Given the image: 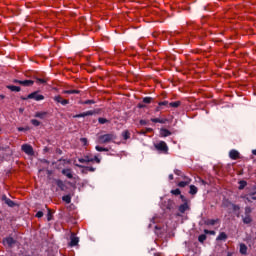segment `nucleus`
Returning a JSON list of instances; mask_svg holds the SVG:
<instances>
[{
    "label": "nucleus",
    "instance_id": "16",
    "mask_svg": "<svg viewBox=\"0 0 256 256\" xmlns=\"http://www.w3.org/2000/svg\"><path fill=\"white\" fill-rule=\"evenodd\" d=\"M178 211L180 213H185V211H189V204L188 202H184L183 204H181L179 207H178Z\"/></svg>",
    "mask_w": 256,
    "mask_h": 256
},
{
    "label": "nucleus",
    "instance_id": "29",
    "mask_svg": "<svg viewBox=\"0 0 256 256\" xmlns=\"http://www.w3.org/2000/svg\"><path fill=\"white\" fill-rule=\"evenodd\" d=\"M86 117H91L92 115H97V113H99V110H89L84 112Z\"/></svg>",
    "mask_w": 256,
    "mask_h": 256
},
{
    "label": "nucleus",
    "instance_id": "3",
    "mask_svg": "<svg viewBox=\"0 0 256 256\" xmlns=\"http://www.w3.org/2000/svg\"><path fill=\"white\" fill-rule=\"evenodd\" d=\"M22 101H27V99H34V101H43L45 99V96L39 94V92L35 91L30 93L27 97L21 96L20 98Z\"/></svg>",
    "mask_w": 256,
    "mask_h": 256
},
{
    "label": "nucleus",
    "instance_id": "10",
    "mask_svg": "<svg viewBox=\"0 0 256 256\" xmlns=\"http://www.w3.org/2000/svg\"><path fill=\"white\" fill-rule=\"evenodd\" d=\"M22 151L26 153V155H34L35 152L33 151V146L29 144L22 145Z\"/></svg>",
    "mask_w": 256,
    "mask_h": 256
},
{
    "label": "nucleus",
    "instance_id": "62",
    "mask_svg": "<svg viewBox=\"0 0 256 256\" xmlns=\"http://www.w3.org/2000/svg\"><path fill=\"white\" fill-rule=\"evenodd\" d=\"M59 161H65V159L61 158Z\"/></svg>",
    "mask_w": 256,
    "mask_h": 256
},
{
    "label": "nucleus",
    "instance_id": "58",
    "mask_svg": "<svg viewBox=\"0 0 256 256\" xmlns=\"http://www.w3.org/2000/svg\"><path fill=\"white\" fill-rule=\"evenodd\" d=\"M201 183H202V185L206 184L205 180H201Z\"/></svg>",
    "mask_w": 256,
    "mask_h": 256
},
{
    "label": "nucleus",
    "instance_id": "56",
    "mask_svg": "<svg viewBox=\"0 0 256 256\" xmlns=\"http://www.w3.org/2000/svg\"><path fill=\"white\" fill-rule=\"evenodd\" d=\"M0 99H5V95L0 94Z\"/></svg>",
    "mask_w": 256,
    "mask_h": 256
},
{
    "label": "nucleus",
    "instance_id": "34",
    "mask_svg": "<svg viewBox=\"0 0 256 256\" xmlns=\"http://www.w3.org/2000/svg\"><path fill=\"white\" fill-rule=\"evenodd\" d=\"M36 83H38V85H45V83H47V81L43 78H38L36 77Z\"/></svg>",
    "mask_w": 256,
    "mask_h": 256
},
{
    "label": "nucleus",
    "instance_id": "23",
    "mask_svg": "<svg viewBox=\"0 0 256 256\" xmlns=\"http://www.w3.org/2000/svg\"><path fill=\"white\" fill-rule=\"evenodd\" d=\"M199 189L195 185H190L189 194L190 195H197Z\"/></svg>",
    "mask_w": 256,
    "mask_h": 256
},
{
    "label": "nucleus",
    "instance_id": "32",
    "mask_svg": "<svg viewBox=\"0 0 256 256\" xmlns=\"http://www.w3.org/2000/svg\"><path fill=\"white\" fill-rule=\"evenodd\" d=\"M153 101V97H144L142 103L149 105Z\"/></svg>",
    "mask_w": 256,
    "mask_h": 256
},
{
    "label": "nucleus",
    "instance_id": "61",
    "mask_svg": "<svg viewBox=\"0 0 256 256\" xmlns=\"http://www.w3.org/2000/svg\"><path fill=\"white\" fill-rule=\"evenodd\" d=\"M204 233H210V231L209 230H204Z\"/></svg>",
    "mask_w": 256,
    "mask_h": 256
},
{
    "label": "nucleus",
    "instance_id": "52",
    "mask_svg": "<svg viewBox=\"0 0 256 256\" xmlns=\"http://www.w3.org/2000/svg\"><path fill=\"white\" fill-rule=\"evenodd\" d=\"M140 125H147V120H140Z\"/></svg>",
    "mask_w": 256,
    "mask_h": 256
},
{
    "label": "nucleus",
    "instance_id": "38",
    "mask_svg": "<svg viewBox=\"0 0 256 256\" xmlns=\"http://www.w3.org/2000/svg\"><path fill=\"white\" fill-rule=\"evenodd\" d=\"M31 123L34 127H39V125H41V122L37 119H32Z\"/></svg>",
    "mask_w": 256,
    "mask_h": 256
},
{
    "label": "nucleus",
    "instance_id": "26",
    "mask_svg": "<svg viewBox=\"0 0 256 256\" xmlns=\"http://www.w3.org/2000/svg\"><path fill=\"white\" fill-rule=\"evenodd\" d=\"M152 123H161L165 124L167 123V119H160V118H151Z\"/></svg>",
    "mask_w": 256,
    "mask_h": 256
},
{
    "label": "nucleus",
    "instance_id": "59",
    "mask_svg": "<svg viewBox=\"0 0 256 256\" xmlns=\"http://www.w3.org/2000/svg\"><path fill=\"white\" fill-rule=\"evenodd\" d=\"M209 233H210L211 235H213V234H215V231H210Z\"/></svg>",
    "mask_w": 256,
    "mask_h": 256
},
{
    "label": "nucleus",
    "instance_id": "21",
    "mask_svg": "<svg viewBox=\"0 0 256 256\" xmlns=\"http://www.w3.org/2000/svg\"><path fill=\"white\" fill-rule=\"evenodd\" d=\"M216 241H227V234L225 232H221L217 236Z\"/></svg>",
    "mask_w": 256,
    "mask_h": 256
},
{
    "label": "nucleus",
    "instance_id": "48",
    "mask_svg": "<svg viewBox=\"0 0 256 256\" xmlns=\"http://www.w3.org/2000/svg\"><path fill=\"white\" fill-rule=\"evenodd\" d=\"M137 107H138V109H145V107H147V106L145 104H143V103H139L137 105Z\"/></svg>",
    "mask_w": 256,
    "mask_h": 256
},
{
    "label": "nucleus",
    "instance_id": "41",
    "mask_svg": "<svg viewBox=\"0 0 256 256\" xmlns=\"http://www.w3.org/2000/svg\"><path fill=\"white\" fill-rule=\"evenodd\" d=\"M82 105H95V100H86L82 102Z\"/></svg>",
    "mask_w": 256,
    "mask_h": 256
},
{
    "label": "nucleus",
    "instance_id": "51",
    "mask_svg": "<svg viewBox=\"0 0 256 256\" xmlns=\"http://www.w3.org/2000/svg\"><path fill=\"white\" fill-rule=\"evenodd\" d=\"M95 149L96 151L103 152V147L101 146H96Z\"/></svg>",
    "mask_w": 256,
    "mask_h": 256
},
{
    "label": "nucleus",
    "instance_id": "42",
    "mask_svg": "<svg viewBox=\"0 0 256 256\" xmlns=\"http://www.w3.org/2000/svg\"><path fill=\"white\" fill-rule=\"evenodd\" d=\"M52 220H53V213H51V209H48L47 221H52Z\"/></svg>",
    "mask_w": 256,
    "mask_h": 256
},
{
    "label": "nucleus",
    "instance_id": "6",
    "mask_svg": "<svg viewBox=\"0 0 256 256\" xmlns=\"http://www.w3.org/2000/svg\"><path fill=\"white\" fill-rule=\"evenodd\" d=\"M12 83H15L16 85H22L23 87H32V85H34L35 81L14 79V80H12Z\"/></svg>",
    "mask_w": 256,
    "mask_h": 256
},
{
    "label": "nucleus",
    "instance_id": "44",
    "mask_svg": "<svg viewBox=\"0 0 256 256\" xmlns=\"http://www.w3.org/2000/svg\"><path fill=\"white\" fill-rule=\"evenodd\" d=\"M158 105H160V107H167V105H169V101L165 100V101L159 102Z\"/></svg>",
    "mask_w": 256,
    "mask_h": 256
},
{
    "label": "nucleus",
    "instance_id": "45",
    "mask_svg": "<svg viewBox=\"0 0 256 256\" xmlns=\"http://www.w3.org/2000/svg\"><path fill=\"white\" fill-rule=\"evenodd\" d=\"M81 117H86L85 112L80 113V114H76V115L73 116L74 119H79V118H81Z\"/></svg>",
    "mask_w": 256,
    "mask_h": 256
},
{
    "label": "nucleus",
    "instance_id": "64",
    "mask_svg": "<svg viewBox=\"0 0 256 256\" xmlns=\"http://www.w3.org/2000/svg\"><path fill=\"white\" fill-rule=\"evenodd\" d=\"M154 256H161V255H159V254H154Z\"/></svg>",
    "mask_w": 256,
    "mask_h": 256
},
{
    "label": "nucleus",
    "instance_id": "22",
    "mask_svg": "<svg viewBox=\"0 0 256 256\" xmlns=\"http://www.w3.org/2000/svg\"><path fill=\"white\" fill-rule=\"evenodd\" d=\"M63 93L65 95H79V93H81V91H79V90H64Z\"/></svg>",
    "mask_w": 256,
    "mask_h": 256
},
{
    "label": "nucleus",
    "instance_id": "47",
    "mask_svg": "<svg viewBox=\"0 0 256 256\" xmlns=\"http://www.w3.org/2000/svg\"><path fill=\"white\" fill-rule=\"evenodd\" d=\"M44 213L43 211H38L35 215V217H37L38 219H41V217H43Z\"/></svg>",
    "mask_w": 256,
    "mask_h": 256
},
{
    "label": "nucleus",
    "instance_id": "25",
    "mask_svg": "<svg viewBox=\"0 0 256 256\" xmlns=\"http://www.w3.org/2000/svg\"><path fill=\"white\" fill-rule=\"evenodd\" d=\"M240 253L241 255H247V245L243 243L240 244Z\"/></svg>",
    "mask_w": 256,
    "mask_h": 256
},
{
    "label": "nucleus",
    "instance_id": "37",
    "mask_svg": "<svg viewBox=\"0 0 256 256\" xmlns=\"http://www.w3.org/2000/svg\"><path fill=\"white\" fill-rule=\"evenodd\" d=\"M98 123H100V125H105V123H109V120L100 117L98 118Z\"/></svg>",
    "mask_w": 256,
    "mask_h": 256
},
{
    "label": "nucleus",
    "instance_id": "5",
    "mask_svg": "<svg viewBox=\"0 0 256 256\" xmlns=\"http://www.w3.org/2000/svg\"><path fill=\"white\" fill-rule=\"evenodd\" d=\"M241 199H245L247 203H253V201H256V187H254L250 193L242 195Z\"/></svg>",
    "mask_w": 256,
    "mask_h": 256
},
{
    "label": "nucleus",
    "instance_id": "43",
    "mask_svg": "<svg viewBox=\"0 0 256 256\" xmlns=\"http://www.w3.org/2000/svg\"><path fill=\"white\" fill-rule=\"evenodd\" d=\"M80 141H81V143H83V145L85 147H87V145H89V141L87 140V138H80Z\"/></svg>",
    "mask_w": 256,
    "mask_h": 256
},
{
    "label": "nucleus",
    "instance_id": "7",
    "mask_svg": "<svg viewBox=\"0 0 256 256\" xmlns=\"http://www.w3.org/2000/svg\"><path fill=\"white\" fill-rule=\"evenodd\" d=\"M76 167H79V169H83L82 170V173H95L96 171V168L93 167V166H83V165H80V164H76Z\"/></svg>",
    "mask_w": 256,
    "mask_h": 256
},
{
    "label": "nucleus",
    "instance_id": "2",
    "mask_svg": "<svg viewBox=\"0 0 256 256\" xmlns=\"http://www.w3.org/2000/svg\"><path fill=\"white\" fill-rule=\"evenodd\" d=\"M154 147L156 151H159V153H164V155H167L169 153V146H167V143L165 141H160L154 144Z\"/></svg>",
    "mask_w": 256,
    "mask_h": 256
},
{
    "label": "nucleus",
    "instance_id": "30",
    "mask_svg": "<svg viewBox=\"0 0 256 256\" xmlns=\"http://www.w3.org/2000/svg\"><path fill=\"white\" fill-rule=\"evenodd\" d=\"M169 107H173L174 109H177V107H181V101L170 102Z\"/></svg>",
    "mask_w": 256,
    "mask_h": 256
},
{
    "label": "nucleus",
    "instance_id": "49",
    "mask_svg": "<svg viewBox=\"0 0 256 256\" xmlns=\"http://www.w3.org/2000/svg\"><path fill=\"white\" fill-rule=\"evenodd\" d=\"M180 199H181V201L183 202V203H187V199H186V197L185 196H183V195H181L180 194Z\"/></svg>",
    "mask_w": 256,
    "mask_h": 256
},
{
    "label": "nucleus",
    "instance_id": "60",
    "mask_svg": "<svg viewBox=\"0 0 256 256\" xmlns=\"http://www.w3.org/2000/svg\"><path fill=\"white\" fill-rule=\"evenodd\" d=\"M58 153H59V155H61V153H63V151H61V150H58Z\"/></svg>",
    "mask_w": 256,
    "mask_h": 256
},
{
    "label": "nucleus",
    "instance_id": "57",
    "mask_svg": "<svg viewBox=\"0 0 256 256\" xmlns=\"http://www.w3.org/2000/svg\"><path fill=\"white\" fill-rule=\"evenodd\" d=\"M252 155H256V149L252 150Z\"/></svg>",
    "mask_w": 256,
    "mask_h": 256
},
{
    "label": "nucleus",
    "instance_id": "31",
    "mask_svg": "<svg viewBox=\"0 0 256 256\" xmlns=\"http://www.w3.org/2000/svg\"><path fill=\"white\" fill-rule=\"evenodd\" d=\"M62 201H64V203H67V204L71 203V195H64L62 197Z\"/></svg>",
    "mask_w": 256,
    "mask_h": 256
},
{
    "label": "nucleus",
    "instance_id": "28",
    "mask_svg": "<svg viewBox=\"0 0 256 256\" xmlns=\"http://www.w3.org/2000/svg\"><path fill=\"white\" fill-rule=\"evenodd\" d=\"M122 137L125 141H127V139H131V133L129 132V130H125L122 132Z\"/></svg>",
    "mask_w": 256,
    "mask_h": 256
},
{
    "label": "nucleus",
    "instance_id": "27",
    "mask_svg": "<svg viewBox=\"0 0 256 256\" xmlns=\"http://www.w3.org/2000/svg\"><path fill=\"white\" fill-rule=\"evenodd\" d=\"M247 187V181H245V180H240L239 181V187H238V189L240 190V191H243V189H245Z\"/></svg>",
    "mask_w": 256,
    "mask_h": 256
},
{
    "label": "nucleus",
    "instance_id": "55",
    "mask_svg": "<svg viewBox=\"0 0 256 256\" xmlns=\"http://www.w3.org/2000/svg\"><path fill=\"white\" fill-rule=\"evenodd\" d=\"M103 151H104V152H109V148H104V147H103Z\"/></svg>",
    "mask_w": 256,
    "mask_h": 256
},
{
    "label": "nucleus",
    "instance_id": "12",
    "mask_svg": "<svg viewBox=\"0 0 256 256\" xmlns=\"http://www.w3.org/2000/svg\"><path fill=\"white\" fill-rule=\"evenodd\" d=\"M61 173L67 177V179H73V170L71 168H64Z\"/></svg>",
    "mask_w": 256,
    "mask_h": 256
},
{
    "label": "nucleus",
    "instance_id": "11",
    "mask_svg": "<svg viewBox=\"0 0 256 256\" xmlns=\"http://www.w3.org/2000/svg\"><path fill=\"white\" fill-rule=\"evenodd\" d=\"M54 183H56V185L60 189V191H67V185H65V182H63V180L54 179Z\"/></svg>",
    "mask_w": 256,
    "mask_h": 256
},
{
    "label": "nucleus",
    "instance_id": "4",
    "mask_svg": "<svg viewBox=\"0 0 256 256\" xmlns=\"http://www.w3.org/2000/svg\"><path fill=\"white\" fill-rule=\"evenodd\" d=\"M79 163H101V159L97 156H89V155H85L84 158H79L78 159Z\"/></svg>",
    "mask_w": 256,
    "mask_h": 256
},
{
    "label": "nucleus",
    "instance_id": "18",
    "mask_svg": "<svg viewBox=\"0 0 256 256\" xmlns=\"http://www.w3.org/2000/svg\"><path fill=\"white\" fill-rule=\"evenodd\" d=\"M6 89H9V91H12V93H19L21 91V88L15 85H7Z\"/></svg>",
    "mask_w": 256,
    "mask_h": 256
},
{
    "label": "nucleus",
    "instance_id": "33",
    "mask_svg": "<svg viewBox=\"0 0 256 256\" xmlns=\"http://www.w3.org/2000/svg\"><path fill=\"white\" fill-rule=\"evenodd\" d=\"M206 240H207V235H205V234L199 235V237H198L199 243H205Z\"/></svg>",
    "mask_w": 256,
    "mask_h": 256
},
{
    "label": "nucleus",
    "instance_id": "40",
    "mask_svg": "<svg viewBox=\"0 0 256 256\" xmlns=\"http://www.w3.org/2000/svg\"><path fill=\"white\" fill-rule=\"evenodd\" d=\"M253 209L251 207L247 206L245 207V215L251 216Z\"/></svg>",
    "mask_w": 256,
    "mask_h": 256
},
{
    "label": "nucleus",
    "instance_id": "50",
    "mask_svg": "<svg viewBox=\"0 0 256 256\" xmlns=\"http://www.w3.org/2000/svg\"><path fill=\"white\" fill-rule=\"evenodd\" d=\"M161 109H163V106L158 105V106L156 107V109H155V112H156V113H159V111H161Z\"/></svg>",
    "mask_w": 256,
    "mask_h": 256
},
{
    "label": "nucleus",
    "instance_id": "1",
    "mask_svg": "<svg viewBox=\"0 0 256 256\" xmlns=\"http://www.w3.org/2000/svg\"><path fill=\"white\" fill-rule=\"evenodd\" d=\"M117 136L113 133L103 134L98 137V140L102 144L111 143V141H115Z\"/></svg>",
    "mask_w": 256,
    "mask_h": 256
},
{
    "label": "nucleus",
    "instance_id": "8",
    "mask_svg": "<svg viewBox=\"0 0 256 256\" xmlns=\"http://www.w3.org/2000/svg\"><path fill=\"white\" fill-rule=\"evenodd\" d=\"M77 245H79V237H76L75 233L72 232L71 236H70L69 246L70 247H77Z\"/></svg>",
    "mask_w": 256,
    "mask_h": 256
},
{
    "label": "nucleus",
    "instance_id": "14",
    "mask_svg": "<svg viewBox=\"0 0 256 256\" xmlns=\"http://www.w3.org/2000/svg\"><path fill=\"white\" fill-rule=\"evenodd\" d=\"M184 181H180L177 185L181 188L187 187V185L191 184V178L184 176Z\"/></svg>",
    "mask_w": 256,
    "mask_h": 256
},
{
    "label": "nucleus",
    "instance_id": "54",
    "mask_svg": "<svg viewBox=\"0 0 256 256\" xmlns=\"http://www.w3.org/2000/svg\"><path fill=\"white\" fill-rule=\"evenodd\" d=\"M18 131H25V128L20 127V128H18Z\"/></svg>",
    "mask_w": 256,
    "mask_h": 256
},
{
    "label": "nucleus",
    "instance_id": "13",
    "mask_svg": "<svg viewBox=\"0 0 256 256\" xmlns=\"http://www.w3.org/2000/svg\"><path fill=\"white\" fill-rule=\"evenodd\" d=\"M2 201H4V203L8 205V207H15L17 205L15 201L8 198L7 195L2 196Z\"/></svg>",
    "mask_w": 256,
    "mask_h": 256
},
{
    "label": "nucleus",
    "instance_id": "53",
    "mask_svg": "<svg viewBox=\"0 0 256 256\" xmlns=\"http://www.w3.org/2000/svg\"><path fill=\"white\" fill-rule=\"evenodd\" d=\"M168 179H169L170 181H173V179H174L173 174H169Z\"/></svg>",
    "mask_w": 256,
    "mask_h": 256
},
{
    "label": "nucleus",
    "instance_id": "15",
    "mask_svg": "<svg viewBox=\"0 0 256 256\" xmlns=\"http://www.w3.org/2000/svg\"><path fill=\"white\" fill-rule=\"evenodd\" d=\"M54 101H56V103H61L63 106L69 105V100L63 99V97L59 95L54 97Z\"/></svg>",
    "mask_w": 256,
    "mask_h": 256
},
{
    "label": "nucleus",
    "instance_id": "17",
    "mask_svg": "<svg viewBox=\"0 0 256 256\" xmlns=\"http://www.w3.org/2000/svg\"><path fill=\"white\" fill-rule=\"evenodd\" d=\"M4 243H6V245H8V247H13V245H15L16 241L13 237H7L4 239Z\"/></svg>",
    "mask_w": 256,
    "mask_h": 256
},
{
    "label": "nucleus",
    "instance_id": "46",
    "mask_svg": "<svg viewBox=\"0 0 256 256\" xmlns=\"http://www.w3.org/2000/svg\"><path fill=\"white\" fill-rule=\"evenodd\" d=\"M232 209L233 211H240L241 207L239 205L232 204Z\"/></svg>",
    "mask_w": 256,
    "mask_h": 256
},
{
    "label": "nucleus",
    "instance_id": "19",
    "mask_svg": "<svg viewBox=\"0 0 256 256\" xmlns=\"http://www.w3.org/2000/svg\"><path fill=\"white\" fill-rule=\"evenodd\" d=\"M242 221L244 225H251V223H253V218H251V216L244 215L242 216Z\"/></svg>",
    "mask_w": 256,
    "mask_h": 256
},
{
    "label": "nucleus",
    "instance_id": "39",
    "mask_svg": "<svg viewBox=\"0 0 256 256\" xmlns=\"http://www.w3.org/2000/svg\"><path fill=\"white\" fill-rule=\"evenodd\" d=\"M170 193L172 194V195H180L181 194V190L179 189V188H176V189H174V190H171L170 191Z\"/></svg>",
    "mask_w": 256,
    "mask_h": 256
},
{
    "label": "nucleus",
    "instance_id": "63",
    "mask_svg": "<svg viewBox=\"0 0 256 256\" xmlns=\"http://www.w3.org/2000/svg\"><path fill=\"white\" fill-rule=\"evenodd\" d=\"M68 185H73V183H71V182H68Z\"/></svg>",
    "mask_w": 256,
    "mask_h": 256
},
{
    "label": "nucleus",
    "instance_id": "24",
    "mask_svg": "<svg viewBox=\"0 0 256 256\" xmlns=\"http://www.w3.org/2000/svg\"><path fill=\"white\" fill-rule=\"evenodd\" d=\"M34 117L37 119H45V117H47V112H36Z\"/></svg>",
    "mask_w": 256,
    "mask_h": 256
},
{
    "label": "nucleus",
    "instance_id": "36",
    "mask_svg": "<svg viewBox=\"0 0 256 256\" xmlns=\"http://www.w3.org/2000/svg\"><path fill=\"white\" fill-rule=\"evenodd\" d=\"M217 223V220L215 219H208L205 221V225H215Z\"/></svg>",
    "mask_w": 256,
    "mask_h": 256
},
{
    "label": "nucleus",
    "instance_id": "20",
    "mask_svg": "<svg viewBox=\"0 0 256 256\" xmlns=\"http://www.w3.org/2000/svg\"><path fill=\"white\" fill-rule=\"evenodd\" d=\"M161 137H169L171 135V131L167 130V128L160 129Z\"/></svg>",
    "mask_w": 256,
    "mask_h": 256
},
{
    "label": "nucleus",
    "instance_id": "35",
    "mask_svg": "<svg viewBox=\"0 0 256 256\" xmlns=\"http://www.w3.org/2000/svg\"><path fill=\"white\" fill-rule=\"evenodd\" d=\"M174 173H175L178 177H182V178L185 177L184 173H183L181 170H179V169H174Z\"/></svg>",
    "mask_w": 256,
    "mask_h": 256
},
{
    "label": "nucleus",
    "instance_id": "9",
    "mask_svg": "<svg viewBox=\"0 0 256 256\" xmlns=\"http://www.w3.org/2000/svg\"><path fill=\"white\" fill-rule=\"evenodd\" d=\"M229 157L230 159H232V161H237V159H241V154L239 153V151L232 149L229 152Z\"/></svg>",
    "mask_w": 256,
    "mask_h": 256
}]
</instances>
